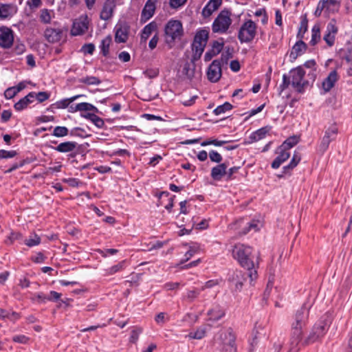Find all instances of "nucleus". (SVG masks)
<instances>
[{
    "label": "nucleus",
    "mask_w": 352,
    "mask_h": 352,
    "mask_svg": "<svg viewBox=\"0 0 352 352\" xmlns=\"http://www.w3.org/2000/svg\"><path fill=\"white\" fill-rule=\"evenodd\" d=\"M305 72L302 66H298L289 72L291 85L298 93L304 92L305 89L309 86L308 80L305 79Z\"/></svg>",
    "instance_id": "6"
},
{
    "label": "nucleus",
    "mask_w": 352,
    "mask_h": 352,
    "mask_svg": "<svg viewBox=\"0 0 352 352\" xmlns=\"http://www.w3.org/2000/svg\"><path fill=\"white\" fill-rule=\"evenodd\" d=\"M118 58L121 61L126 63L130 60L131 56L129 52L124 51L118 54Z\"/></svg>",
    "instance_id": "61"
},
{
    "label": "nucleus",
    "mask_w": 352,
    "mask_h": 352,
    "mask_svg": "<svg viewBox=\"0 0 352 352\" xmlns=\"http://www.w3.org/2000/svg\"><path fill=\"white\" fill-rule=\"evenodd\" d=\"M291 84V78L289 76H287L286 74H284L283 76V83L280 85V88L281 91H283L284 89H287L289 85Z\"/></svg>",
    "instance_id": "56"
},
{
    "label": "nucleus",
    "mask_w": 352,
    "mask_h": 352,
    "mask_svg": "<svg viewBox=\"0 0 352 352\" xmlns=\"http://www.w3.org/2000/svg\"><path fill=\"white\" fill-rule=\"evenodd\" d=\"M115 41L126 43L129 38V27L126 23H118L115 27Z\"/></svg>",
    "instance_id": "17"
},
{
    "label": "nucleus",
    "mask_w": 352,
    "mask_h": 352,
    "mask_svg": "<svg viewBox=\"0 0 352 352\" xmlns=\"http://www.w3.org/2000/svg\"><path fill=\"white\" fill-rule=\"evenodd\" d=\"M112 41V38L110 35L104 38L100 43V49L101 53L104 56H107L109 52V47Z\"/></svg>",
    "instance_id": "31"
},
{
    "label": "nucleus",
    "mask_w": 352,
    "mask_h": 352,
    "mask_svg": "<svg viewBox=\"0 0 352 352\" xmlns=\"http://www.w3.org/2000/svg\"><path fill=\"white\" fill-rule=\"evenodd\" d=\"M301 156L300 154L298 152H295L293 155V157L289 162V164L283 167V173H288L292 170H293L300 162Z\"/></svg>",
    "instance_id": "29"
},
{
    "label": "nucleus",
    "mask_w": 352,
    "mask_h": 352,
    "mask_svg": "<svg viewBox=\"0 0 352 352\" xmlns=\"http://www.w3.org/2000/svg\"><path fill=\"white\" fill-rule=\"evenodd\" d=\"M187 0H170V6L173 8H177L183 6Z\"/></svg>",
    "instance_id": "62"
},
{
    "label": "nucleus",
    "mask_w": 352,
    "mask_h": 352,
    "mask_svg": "<svg viewBox=\"0 0 352 352\" xmlns=\"http://www.w3.org/2000/svg\"><path fill=\"white\" fill-rule=\"evenodd\" d=\"M50 97V94L45 91H40L37 94L35 93V98L39 102H43L47 100Z\"/></svg>",
    "instance_id": "51"
},
{
    "label": "nucleus",
    "mask_w": 352,
    "mask_h": 352,
    "mask_svg": "<svg viewBox=\"0 0 352 352\" xmlns=\"http://www.w3.org/2000/svg\"><path fill=\"white\" fill-rule=\"evenodd\" d=\"M12 340L14 342L26 344L28 342L29 338L24 335H16L12 338Z\"/></svg>",
    "instance_id": "55"
},
{
    "label": "nucleus",
    "mask_w": 352,
    "mask_h": 352,
    "mask_svg": "<svg viewBox=\"0 0 352 352\" xmlns=\"http://www.w3.org/2000/svg\"><path fill=\"white\" fill-rule=\"evenodd\" d=\"M231 15L230 10H221L212 23V32L219 34L226 33L232 22Z\"/></svg>",
    "instance_id": "5"
},
{
    "label": "nucleus",
    "mask_w": 352,
    "mask_h": 352,
    "mask_svg": "<svg viewBox=\"0 0 352 352\" xmlns=\"http://www.w3.org/2000/svg\"><path fill=\"white\" fill-rule=\"evenodd\" d=\"M157 29V25L154 22H151L146 25L141 32V42H146L148 37Z\"/></svg>",
    "instance_id": "28"
},
{
    "label": "nucleus",
    "mask_w": 352,
    "mask_h": 352,
    "mask_svg": "<svg viewBox=\"0 0 352 352\" xmlns=\"http://www.w3.org/2000/svg\"><path fill=\"white\" fill-rule=\"evenodd\" d=\"M199 293L197 290H190V291H188L186 298L188 300L192 301L194 299H195L199 296Z\"/></svg>",
    "instance_id": "60"
},
{
    "label": "nucleus",
    "mask_w": 352,
    "mask_h": 352,
    "mask_svg": "<svg viewBox=\"0 0 352 352\" xmlns=\"http://www.w3.org/2000/svg\"><path fill=\"white\" fill-rule=\"evenodd\" d=\"M208 80L211 82H218L222 75L221 64L219 60H214L209 65L207 70Z\"/></svg>",
    "instance_id": "13"
},
{
    "label": "nucleus",
    "mask_w": 352,
    "mask_h": 352,
    "mask_svg": "<svg viewBox=\"0 0 352 352\" xmlns=\"http://www.w3.org/2000/svg\"><path fill=\"white\" fill-rule=\"evenodd\" d=\"M209 157L212 162H216V163H220L222 160L221 155L215 151H211L209 152Z\"/></svg>",
    "instance_id": "48"
},
{
    "label": "nucleus",
    "mask_w": 352,
    "mask_h": 352,
    "mask_svg": "<svg viewBox=\"0 0 352 352\" xmlns=\"http://www.w3.org/2000/svg\"><path fill=\"white\" fill-rule=\"evenodd\" d=\"M225 315L224 311L219 306H216L208 311L210 320H218Z\"/></svg>",
    "instance_id": "34"
},
{
    "label": "nucleus",
    "mask_w": 352,
    "mask_h": 352,
    "mask_svg": "<svg viewBox=\"0 0 352 352\" xmlns=\"http://www.w3.org/2000/svg\"><path fill=\"white\" fill-rule=\"evenodd\" d=\"M44 37L49 43H58L63 37V30L60 28L47 27L45 30Z\"/></svg>",
    "instance_id": "15"
},
{
    "label": "nucleus",
    "mask_w": 352,
    "mask_h": 352,
    "mask_svg": "<svg viewBox=\"0 0 352 352\" xmlns=\"http://www.w3.org/2000/svg\"><path fill=\"white\" fill-rule=\"evenodd\" d=\"M216 10H213L210 3H207L202 10V15L204 17L210 16Z\"/></svg>",
    "instance_id": "53"
},
{
    "label": "nucleus",
    "mask_w": 352,
    "mask_h": 352,
    "mask_svg": "<svg viewBox=\"0 0 352 352\" xmlns=\"http://www.w3.org/2000/svg\"><path fill=\"white\" fill-rule=\"evenodd\" d=\"M196 252L197 250L195 248L190 247L184 255L185 258L181 263H183L188 261Z\"/></svg>",
    "instance_id": "58"
},
{
    "label": "nucleus",
    "mask_w": 352,
    "mask_h": 352,
    "mask_svg": "<svg viewBox=\"0 0 352 352\" xmlns=\"http://www.w3.org/2000/svg\"><path fill=\"white\" fill-rule=\"evenodd\" d=\"M338 29L336 26V19H333L327 24L326 32L323 37V39L329 47L333 45L335 43L336 35L338 33Z\"/></svg>",
    "instance_id": "16"
},
{
    "label": "nucleus",
    "mask_w": 352,
    "mask_h": 352,
    "mask_svg": "<svg viewBox=\"0 0 352 352\" xmlns=\"http://www.w3.org/2000/svg\"><path fill=\"white\" fill-rule=\"evenodd\" d=\"M236 337L232 329L221 331L219 338L216 340L221 352H236L235 344Z\"/></svg>",
    "instance_id": "4"
},
{
    "label": "nucleus",
    "mask_w": 352,
    "mask_h": 352,
    "mask_svg": "<svg viewBox=\"0 0 352 352\" xmlns=\"http://www.w3.org/2000/svg\"><path fill=\"white\" fill-rule=\"evenodd\" d=\"M205 47L206 45L201 43H196V41L194 39L192 43V56L190 61L195 63L197 60H198L201 58L204 51Z\"/></svg>",
    "instance_id": "25"
},
{
    "label": "nucleus",
    "mask_w": 352,
    "mask_h": 352,
    "mask_svg": "<svg viewBox=\"0 0 352 352\" xmlns=\"http://www.w3.org/2000/svg\"><path fill=\"white\" fill-rule=\"evenodd\" d=\"M340 7V0H320L314 12V15L319 17L324 12L326 16L338 12Z\"/></svg>",
    "instance_id": "7"
},
{
    "label": "nucleus",
    "mask_w": 352,
    "mask_h": 352,
    "mask_svg": "<svg viewBox=\"0 0 352 352\" xmlns=\"http://www.w3.org/2000/svg\"><path fill=\"white\" fill-rule=\"evenodd\" d=\"M35 93L30 92L27 96L21 98L19 102L15 103L14 107L16 111H20L25 109L28 105L34 101Z\"/></svg>",
    "instance_id": "22"
},
{
    "label": "nucleus",
    "mask_w": 352,
    "mask_h": 352,
    "mask_svg": "<svg viewBox=\"0 0 352 352\" xmlns=\"http://www.w3.org/2000/svg\"><path fill=\"white\" fill-rule=\"evenodd\" d=\"M14 35L12 30L7 27L0 28V47L9 49L13 44Z\"/></svg>",
    "instance_id": "14"
},
{
    "label": "nucleus",
    "mask_w": 352,
    "mask_h": 352,
    "mask_svg": "<svg viewBox=\"0 0 352 352\" xmlns=\"http://www.w3.org/2000/svg\"><path fill=\"white\" fill-rule=\"evenodd\" d=\"M143 329L140 327H135L131 332L129 341L131 343H136L140 335L142 333Z\"/></svg>",
    "instance_id": "43"
},
{
    "label": "nucleus",
    "mask_w": 352,
    "mask_h": 352,
    "mask_svg": "<svg viewBox=\"0 0 352 352\" xmlns=\"http://www.w3.org/2000/svg\"><path fill=\"white\" fill-rule=\"evenodd\" d=\"M232 256L241 267L248 271L250 283L252 285L258 277V256H254L252 247L243 243H237L234 246Z\"/></svg>",
    "instance_id": "1"
},
{
    "label": "nucleus",
    "mask_w": 352,
    "mask_h": 352,
    "mask_svg": "<svg viewBox=\"0 0 352 352\" xmlns=\"http://www.w3.org/2000/svg\"><path fill=\"white\" fill-rule=\"evenodd\" d=\"M223 44L218 41H214L212 44V51L217 55L221 52L223 49Z\"/></svg>",
    "instance_id": "59"
},
{
    "label": "nucleus",
    "mask_w": 352,
    "mask_h": 352,
    "mask_svg": "<svg viewBox=\"0 0 352 352\" xmlns=\"http://www.w3.org/2000/svg\"><path fill=\"white\" fill-rule=\"evenodd\" d=\"M194 39L196 41V43H201L206 45L208 39V31L206 30H201L198 31L196 33Z\"/></svg>",
    "instance_id": "37"
},
{
    "label": "nucleus",
    "mask_w": 352,
    "mask_h": 352,
    "mask_svg": "<svg viewBox=\"0 0 352 352\" xmlns=\"http://www.w3.org/2000/svg\"><path fill=\"white\" fill-rule=\"evenodd\" d=\"M125 261H122L119 263L113 265L106 270H104V276H111L117 272L122 271L124 268Z\"/></svg>",
    "instance_id": "33"
},
{
    "label": "nucleus",
    "mask_w": 352,
    "mask_h": 352,
    "mask_svg": "<svg viewBox=\"0 0 352 352\" xmlns=\"http://www.w3.org/2000/svg\"><path fill=\"white\" fill-rule=\"evenodd\" d=\"M155 10V1L153 0H148L142 11L141 20L146 21L151 19Z\"/></svg>",
    "instance_id": "21"
},
{
    "label": "nucleus",
    "mask_w": 352,
    "mask_h": 352,
    "mask_svg": "<svg viewBox=\"0 0 352 352\" xmlns=\"http://www.w3.org/2000/svg\"><path fill=\"white\" fill-rule=\"evenodd\" d=\"M85 96L82 94L76 95L69 98H65L63 100H60L59 101H57L56 103L54 104V105L57 109H65L69 107V104L72 102L75 101L78 98L80 97Z\"/></svg>",
    "instance_id": "30"
},
{
    "label": "nucleus",
    "mask_w": 352,
    "mask_h": 352,
    "mask_svg": "<svg viewBox=\"0 0 352 352\" xmlns=\"http://www.w3.org/2000/svg\"><path fill=\"white\" fill-rule=\"evenodd\" d=\"M75 110H79V111H94L95 113L98 112V109L93 104L88 102L78 103L75 106Z\"/></svg>",
    "instance_id": "36"
},
{
    "label": "nucleus",
    "mask_w": 352,
    "mask_h": 352,
    "mask_svg": "<svg viewBox=\"0 0 352 352\" xmlns=\"http://www.w3.org/2000/svg\"><path fill=\"white\" fill-rule=\"evenodd\" d=\"M338 133V128L336 123L333 122L326 126L324 136L322 138L319 145L320 151L324 153L328 149L330 143L336 140Z\"/></svg>",
    "instance_id": "10"
},
{
    "label": "nucleus",
    "mask_w": 352,
    "mask_h": 352,
    "mask_svg": "<svg viewBox=\"0 0 352 352\" xmlns=\"http://www.w3.org/2000/svg\"><path fill=\"white\" fill-rule=\"evenodd\" d=\"M232 109V105L230 103L226 102L224 104L219 105L217 108H215L213 111V113L216 116H219V115L226 113L228 111L231 110Z\"/></svg>",
    "instance_id": "42"
},
{
    "label": "nucleus",
    "mask_w": 352,
    "mask_h": 352,
    "mask_svg": "<svg viewBox=\"0 0 352 352\" xmlns=\"http://www.w3.org/2000/svg\"><path fill=\"white\" fill-rule=\"evenodd\" d=\"M307 47V45L305 42L298 41L293 46L289 57L293 60H296L298 56L302 55L306 51Z\"/></svg>",
    "instance_id": "23"
},
{
    "label": "nucleus",
    "mask_w": 352,
    "mask_h": 352,
    "mask_svg": "<svg viewBox=\"0 0 352 352\" xmlns=\"http://www.w3.org/2000/svg\"><path fill=\"white\" fill-rule=\"evenodd\" d=\"M89 23L87 15L80 16L73 23L71 34L73 36H78L85 33L89 28Z\"/></svg>",
    "instance_id": "12"
},
{
    "label": "nucleus",
    "mask_w": 352,
    "mask_h": 352,
    "mask_svg": "<svg viewBox=\"0 0 352 352\" xmlns=\"http://www.w3.org/2000/svg\"><path fill=\"white\" fill-rule=\"evenodd\" d=\"M245 273L241 270L232 271L229 274L228 281L230 287L236 292L241 290L245 280Z\"/></svg>",
    "instance_id": "11"
},
{
    "label": "nucleus",
    "mask_w": 352,
    "mask_h": 352,
    "mask_svg": "<svg viewBox=\"0 0 352 352\" xmlns=\"http://www.w3.org/2000/svg\"><path fill=\"white\" fill-rule=\"evenodd\" d=\"M68 131L67 127L58 126L54 128L52 135L58 138L65 137L67 135Z\"/></svg>",
    "instance_id": "44"
},
{
    "label": "nucleus",
    "mask_w": 352,
    "mask_h": 352,
    "mask_svg": "<svg viewBox=\"0 0 352 352\" xmlns=\"http://www.w3.org/2000/svg\"><path fill=\"white\" fill-rule=\"evenodd\" d=\"M338 80V74L336 71H332L329 76L322 82V88L325 92L329 91Z\"/></svg>",
    "instance_id": "24"
},
{
    "label": "nucleus",
    "mask_w": 352,
    "mask_h": 352,
    "mask_svg": "<svg viewBox=\"0 0 352 352\" xmlns=\"http://www.w3.org/2000/svg\"><path fill=\"white\" fill-rule=\"evenodd\" d=\"M95 50V45L93 43L85 44L81 49L84 54H92Z\"/></svg>",
    "instance_id": "50"
},
{
    "label": "nucleus",
    "mask_w": 352,
    "mask_h": 352,
    "mask_svg": "<svg viewBox=\"0 0 352 352\" xmlns=\"http://www.w3.org/2000/svg\"><path fill=\"white\" fill-rule=\"evenodd\" d=\"M308 26V21L305 18L300 23V26L299 28V31L297 35V37L299 38H302L303 37V34L307 32Z\"/></svg>",
    "instance_id": "47"
},
{
    "label": "nucleus",
    "mask_w": 352,
    "mask_h": 352,
    "mask_svg": "<svg viewBox=\"0 0 352 352\" xmlns=\"http://www.w3.org/2000/svg\"><path fill=\"white\" fill-rule=\"evenodd\" d=\"M239 166H233L226 170V180H230L233 178V175L238 172Z\"/></svg>",
    "instance_id": "57"
},
{
    "label": "nucleus",
    "mask_w": 352,
    "mask_h": 352,
    "mask_svg": "<svg viewBox=\"0 0 352 352\" xmlns=\"http://www.w3.org/2000/svg\"><path fill=\"white\" fill-rule=\"evenodd\" d=\"M24 243L28 247H34L41 243V238L36 234H32L28 239H25Z\"/></svg>",
    "instance_id": "40"
},
{
    "label": "nucleus",
    "mask_w": 352,
    "mask_h": 352,
    "mask_svg": "<svg viewBox=\"0 0 352 352\" xmlns=\"http://www.w3.org/2000/svg\"><path fill=\"white\" fill-rule=\"evenodd\" d=\"M226 142H227L226 141H220V140H209V141H204V142H201V145L202 146H207L209 144H213L216 146H220L223 145Z\"/></svg>",
    "instance_id": "52"
},
{
    "label": "nucleus",
    "mask_w": 352,
    "mask_h": 352,
    "mask_svg": "<svg viewBox=\"0 0 352 352\" xmlns=\"http://www.w3.org/2000/svg\"><path fill=\"white\" fill-rule=\"evenodd\" d=\"M320 41V30L318 25L313 26L311 30V39L310 44L312 45H316Z\"/></svg>",
    "instance_id": "39"
},
{
    "label": "nucleus",
    "mask_w": 352,
    "mask_h": 352,
    "mask_svg": "<svg viewBox=\"0 0 352 352\" xmlns=\"http://www.w3.org/2000/svg\"><path fill=\"white\" fill-rule=\"evenodd\" d=\"M309 311L305 307L297 311L292 324V334L288 343L287 352H298L302 341V329L306 325Z\"/></svg>",
    "instance_id": "2"
},
{
    "label": "nucleus",
    "mask_w": 352,
    "mask_h": 352,
    "mask_svg": "<svg viewBox=\"0 0 352 352\" xmlns=\"http://www.w3.org/2000/svg\"><path fill=\"white\" fill-rule=\"evenodd\" d=\"M91 122L98 128H102L104 125L103 120L96 115L92 119Z\"/></svg>",
    "instance_id": "63"
},
{
    "label": "nucleus",
    "mask_w": 352,
    "mask_h": 352,
    "mask_svg": "<svg viewBox=\"0 0 352 352\" xmlns=\"http://www.w3.org/2000/svg\"><path fill=\"white\" fill-rule=\"evenodd\" d=\"M50 11L47 9H43L41 10L40 20L42 23L48 24L51 22Z\"/></svg>",
    "instance_id": "45"
},
{
    "label": "nucleus",
    "mask_w": 352,
    "mask_h": 352,
    "mask_svg": "<svg viewBox=\"0 0 352 352\" xmlns=\"http://www.w3.org/2000/svg\"><path fill=\"white\" fill-rule=\"evenodd\" d=\"M78 144L76 142H65L59 144L54 149L59 153H69L77 148Z\"/></svg>",
    "instance_id": "27"
},
{
    "label": "nucleus",
    "mask_w": 352,
    "mask_h": 352,
    "mask_svg": "<svg viewBox=\"0 0 352 352\" xmlns=\"http://www.w3.org/2000/svg\"><path fill=\"white\" fill-rule=\"evenodd\" d=\"M116 6L115 0H106L101 10L100 18L104 21L109 20L113 15Z\"/></svg>",
    "instance_id": "18"
},
{
    "label": "nucleus",
    "mask_w": 352,
    "mask_h": 352,
    "mask_svg": "<svg viewBox=\"0 0 352 352\" xmlns=\"http://www.w3.org/2000/svg\"><path fill=\"white\" fill-rule=\"evenodd\" d=\"M183 72L188 79L193 78L195 75V63L192 61L190 63H186L184 65Z\"/></svg>",
    "instance_id": "38"
},
{
    "label": "nucleus",
    "mask_w": 352,
    "mask_h": 352,
    "mask_svg": "<svg viewBox=\"0 0 352 352\" xmlns=\"http://www.w3.org/2000/svg\"><path fill=\"white\" fill-rule=\"evenodd\" d=\"M184 34L182 23L178 20H170L164 28V41L169 48H172L175 42L181 39Z\"/></svg>",
    "instance_id": "3"
},
{
    "label": "nucleus",
    "mask_w": 352,
    "mask_h": 352,
    "mask_svg": "<svg viewBox=\"0 0 352 352\" xmlns=\"http://www.w3.org/2000/svg\"><path fill=\"white\" fill-rule=\"evenodd\" d=\"M16 12V8L12 4L0 5V19H4L12 16Z\"/></svg>",
    "instance_id": "26"
},
{
    "label": "nucleus",
    "mask_w": 352,
    "mask_h": 352,
    "mask_svg": "<svg viewBox=\"0 0 352 352\" xmlns=\"http://www.w3.org/2000/svg\"><path fill=\"white\" fill-rule=\"evenodd\" d=\"M229 163L225 162L213 167L211 170L210 176L215 181H220L223 177H226V170Z\"/></svg>",
    "instance_id": "19"
},
{
    "label": "nucleus",
    "mask_w": 352,
    "mask_h": 352,
    "mask_svg": "<svg viewBox=\"0 0 352 352\" xmlns=\"http://www.w3.org/2000/svg\"><path fill=\"white\" fill-rule=\"evenodd\" d=\"M298 141L299 138L296 136L289 137L280 146V148L289 151L292 147L298 144Z\"/></svg>",
    "instance_id": "35"
},
{
    "label": "nucleus",
    "mask_w": 352,
    "mask_h": 352,
    "mask_svg": "<svg viewBox=\"0 0 352 352\" xmlns=\"http://www.w3.org/2000/svg\"><path fill=\"white\" fill-rule=\"evenodd\" d=\"M276 154L278 155L275 160L272 163V167L276 169L280 166V165L287 160L290 156V152L286 149H281L279 146L276 150Z\"/></svg>",
    "instance_id": "20"
},
{
    "label": "nucleus",
    "mask_w": 352,
    "mask_h": 352,
    "mask_svg": "<svg viewBox=\"0 0 352 352\" xmlns=\"http://www.w3.org/2000/svg\"><path fill=\"white\" fill-rule=\"evenodd\" d=\"M256 25L252 20L245 21L240 28L238 38L241 43L251 42L256 36Z\"/></svg>",
    "instance_id": "9"
},
{
    "label": "nucleus",
    "mask_w": 352,
    "mask_h": 352,
    "mask_svg": "<svg viewBox=\"0 0 352 352\" xmlns=\"http://www.w3.org/2000/svg\"><path fill=\"white\" fill-rule=\"evenodd\" d=\"M230 67L234 72H237L240 70L241 66L238 60H234L230 62Z\"/></svg>",
    "instance_id": "64"
},
{
    "label": "nucleus",
    "mask_w": 352,
    "mask_h": 352,
    "mask_svg": "<svg viewBox=\"0 0 352 352\" xmlns=\"http://www.w3.org/2000/svg\"><path fill=\"white\" fill-rule=\"evenodd\" d=\"M79 82L86 84L87 85H98L101 83V80L96 76H86L78 80Z\"/></svg>",
    "instance_id": "41"
},
{
    "label": "nucleus",
    "mask_w": 352,
    "mask_h": 352,
    "mask_svg": "<svg viewBox=\"0 0 352 352\" xmlns=\"http://www.w3.org/2000/svg\"><path fill=\"white\" fill-rule=\"evenodd\" d=\"M267 132V131L265 128H261L253 132L249 137L250 140L249 142L252 143L263 139L265 137Z\"/></svg>",
    "instance_id": "32"
},
{
    "label": "nucleus",
    "mask_w": 352,
    "mask_h": 352,
    "mask_svg": "<svg viewBox=\"0 0 352 352\" xmlns=\"http://www.w3.org/2000/svg\"><path fill=\"white\" fill-rule=\"evenodd\" d=\"M205 335H206L205 329L200 327V328L197 329L196 331L190 332L188 334V337L190 338L199 340V339L203 338L205 336Z\"/></svg>",
    "instance_id": "46"
},
{
    "label": "nucleus",
    "mask_w": 352,
    "mask_h": 352,
    "mask_svg": "<svg viewBox=\"0 0 352 352\" xmlns=\"http://www.w3.org/2000/svg\"><path fill=\"white\" fill-rule=\"evenodd\" d=\"M328 330V324L324 321H320L311 329L308 336L302 342V345H309L320 339L325 335Z\"/></svg>",
    "instance_id": "8"
},
{
    "label": "nucleus",
    "mask_w": 352,
    "mask_h": 352,
    "mask_svg": "<svg viewBox=\"0 0 352 352\" xmlns=\"http://www.w3.org/2000/svg\"><path fill=\"white\" fill-rule=\"evenodd\" d=\"M17 94L14 87L8 88L5 92L4 96L7 99H11Z\"/></svg>",
    "instance_id": "54"
},
{
    "label": "nucleus",
    "mask_w": 352,
    "mask_h": 352,
    "mask_svg": "<svg viewBox=\"0 0 352 352\" xmlns=\"http://www.w3.org/2000/svg\"><path fill=\"white\" fill-rule=\"evenodd\" d=\"M16 155V151H6L0 150V157L1 158H12Z\"/></svg>",
    "instance_id": "49"
}]
</instances>
